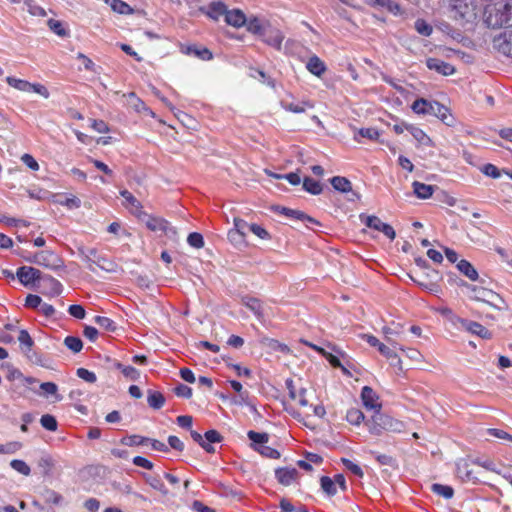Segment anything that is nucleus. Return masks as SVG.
Instances as JSON below:
<instances>
[{
  "label": "nucleus",
  "instance_id": "f257e3e1",
  "mask_svg": "<svg viewBox=\"0 0 512 512\" xmlns=\"http://www.w3.org/2000/svg\"><path fill=\"white\" fill-rule=\"evenodd\" d=\"M365 424L369 432L375 436H380L384 432L402 433L405 430V424L402 421L381 413V410L375 412Z\"/></svg>",
  "mask_w": 512,
  "mask_h": 512
},
{
  "label": "nucleus",
  "instance_id": "f03ea898",
  "mask_svg": "<svg viewBox=\"0 0 512 512\" xmlns=\"http://www.w3.org/2000/svg\"><path fill=\"white\" fill-rule=\"evenodd\" d=\"M452 19L460 24L472 23L477 17L474 0H445Z\"/></svg>",
  "mask_w": 512,
  "mask_h": 512
},
{
  "label": "nucleus",
  "instance_id": "7ed1b4c3",
  "mask_svg": "<svg viewBox=\"0 0 512 512\" xmlns=\"http://www.w3.org/2000/svg\"><path fill=\"white\" fill-rule=\"evenodd\" d=\"M488 27H512V2L496 5L486 16Z\"/></svg>",
  "mask_w": 512,
  "mask_h": 512
},
{
  "label": "nucleus",
  "instance_id": "20e7f679",
  "mask_svg": "<svg viewBox=\"0 0 512 512\" xmlns=\"http://www.w3.org/2000/svg\"><path fill=\"white\" fill-rule=\"evenodd\" d=\"M80 258L87 264V268L94 272L95 266L107 272L115 271V264L105 256L101 255L95 248H79Z\"/></svg>",
  "mask_w": 512,
  "mask_h": 512
},
{
  "label": "nucleus",
  "instance_id": "39448f33",
  "mask_svg": "<svg viewBox=\"0 0 512 512\" xmlns=\"http://www.w3.org/2000/svg\"><path fill=\"white\" fill-rule=\"evenodd\" d=\"M359 219L366 227L383 233L390 240L395 239L396 232L394 228L382 222L379 217L362 213L359 215Z\"/></svg>",
  "mask_w": 512,
  "mask_h": 512
},
{
  "label": "nucleus",
  "instance_id": "423d86ee",
  "mask_svg": "<svg viewBox=\"0 0 512 512\" xmlns=\"http://www.w3.org/2000/svg\"><path fill=\"white\" fill-rule=\"evenodd\" d=\"M36 265L56 271L64 268L62 258L51 250H42L36 252Z\"/></svg>",
  "mask_w": 512,
  "mask_h": 512
},
{
  "label": "nucleus",
  "instance_id": "0eeeda50",
  "mask_svg": "<svg viewBox=\"0 0 512 512\" xmlns=\"http://www.w3.org/2000/svg\"><path fill=\"white\" fill-rule=\"evenodd\" d=\"M134 215L144 221L147 228L153 232L160 231L167 233L170 230L169 222L163 218L148 215L143 210L140 211V213L134 212Z\"/></svg>",
  "mask_w": 512,
  "mask_h": 512
},
{
  "label": "nucleus",
  "instance_id": "6e6552de",
  "mask_svg": "<svg viewBox=\"0 0 512 512\" xmlns=\"http://www.w3.org/2000/svg\"><path fill=\"white\" fill-rule=\"evenodd\" d=\"M42 272L32 266H21L17 269L16 277L24 286L35 285L40 283Z\"/></svg>",
  "mask_w": 512,
  "mask_h": 512
},
{
  "label": "nucleus",
  "instance_id": "1a4fd4ad",
  "mask_svg": "<svg viewBox=\"0 0 512 512\" xmlns=\"http://www.w3.org/2000/svg\"><path fill=\"white\" fill-rule=\"evenodd\" d=\"M427 106H428V110H427L426 115L435 116L448 126L453 125L454 118L446 106L442 105L438 101H429V100H428Z\"/></svg>",
  "mask_w": 512,
  "mask_h": 512
},
{
  "label": "nucleus",
  "instance_id": "9d476101",
  "mask_svg": "<svg viewBox=\"0 0 512 512\" xmlns=\"http://www.w3.org/2000/svg\"><path fill=\"white\" fill-rule=\"evenodd\" d=\"M273 209L276 213L284 215L290 219L298 220V221L305 223L307 227H309V224L320 225L318 220L307 215L303 211L290 209V208L283 207V206H275Z\"/></svg>",
  "mask_w": 512,
  "mask_h": 512
},
{
  "label": "nucleus",
  "instance_id": "9b49d317",
  "mask_svg": "<svg viewBox=\"0 0 512 512\" xmlns=\"http://www.w3.org/2000/svg\"><path fill=\"white\" fill-rule=\"evenodd\" d=\"M39 286L41 287L43 294L52 297L60 295L63 290L62 284L48 274H42Z\"/></svg>",
  "mask_w": 512,
  "mask_h": 512
},
{
  "label": "nucleus",
  "instance_id": "f8f14e48",
  "mask_svg": "<svg viewBox=\"0 0 512 512\" xmlns=\"http://www.w3.org/2000/svg\"><path fill=\"white\" fill-rule=\"evenodd\" d=\"M361 399L365 408L374 410V413L380 411L382 408L381 403L378 401L379 397L376 392L369 386H364L361 391Z\"/></svg>",
  "mask_w": 512,
  "mask_h": 512
},
{
  "label": "nucleus",
  "instance_id": "ddd939ff",
  "mask_svg": "<svg viewBox=\"0 0 512 512\" xmlns=\"http://www.w3.org/2000/svg\"><path fill=\"white\" fill-rule=\"evenodd\" d=\"M261 39L269 46L280 50L284 36L279 29H276L269 24L261 35Z\"/></svg>",
  "mask_w": 512,
  "mask_h": 512
},
{
  "label": "nucleus",
  "instance_id": "4468645a",
  "mask_svg": "<svg viewBox=\"0 0 512 512\" xmlns=\"http://www.w3.org/2000/svg\"><path fill=\"white\" fill-rule=\"evenodd\" d=\"M458 323H460L461 327L470 332L471 334L477 335L483 339L491 338V332L478 322L459 318Z\"/></svg>",
  "mask_w": 512,
  "mask_h": 512
},
{
  "label": "nucleus",
  "instance_id": "2eb2a0df",
  "mask_svg": "<svg viewBox=\"0 0 512 512\" xmlns=\"http://www.w3.org/2000/svg\"><path fill=\"white\" fill-rule=\"evenodd\" d=\"M426 66L430 70H434L443 76H449L455 73V68L452 64L445 62L438 58H428Z\"/></svg>",
  "mask_w": 512,
  "mask_h": 512
},
{
  "label": "nucleus",
  "instance_id": "dca6fc26",
  "mask_svg": "<svg viewBox=\"0 0 512 512\" xmlns=\"http://www.w3.org/2000/svg\"><path fill=\"white\" fill-rule=\"evenodd\" d=\"M456 473L457 476L464 482L476 483L479 481L471 469L470 463L465 459H460L456 462Z\"/></svg>",
  "mask_w": 512,
  "mask_h": 512
},
{
  "label": "nucleus",
  "instance_id": "f3484780",
  "mask_svg": "<svg viewBox=\"0 0 512 512\" xmlns=\"http://www.w3.org/2000/svg\"><path fill=\"white\" fill-rule=\"evenodd\" d=\"M299 472L293 467H283L275 470V477L284 486L291 485L298 477Z\"/></svg>",
  "mask_w": 512,
  "mask_h": 512
},
{
  "label": "nucleus",
  "instance_id": "a211bd4d",
  "mask_svg": "<svg viewBox=\"0 0 512 512\" xmlns=\"http://www.w3.org/2000/svg\"><path fill=\"white\" fill-rule=\"evenodd\" d=\"M498 50L508 57H512V31H505L494 40Z\"/></svg>",
  "mask_w": 512,
  "mask_h": 512
},
{
  "label": "nucleus",
  "instance_id": "6ab92c4d",
  "mask_svg": "<svg viewBox=\"0 0 512 512\" xmlns=\"http://www.w3.org/2000/svg\"><path fill=\"white\" fill-rule=\"evenodd\" d=\"M285 384L291 399L297 400L299 405L302 407L308 406V400L306 399V388L301 387L297 390L292 379H287Z\"/></svg>",
  "mask_w": 512,
  "mask_h": 512
},
{
  "label": "nucleus",
  "instance_id": "aec40b11",
  "mask_svg": "<svg viewBox=\"0 0 512 512\" xmlns=\"http://www.w3.org/2000/svg\"><path fill=\"white\" fill-rule=\"evenodd\" d=\"M225 22L230 26L240 28L245 26L247 22V17L244 14V12L240 9L227 10Z\"/></svg>",
  "mask_w": 512,
  "mask_h": 512
},
{
  "label": "nucleus",
  "instance_id": "412c9836",
  "mask_svg": "<svg viewBox=\"0 0 512 512\" xmlns=\"http://www.w3.org/2000/svg\"><path fill=\"white\" fill-rule=\"evenodd\" d=\"M243 302L259 321H264L266 314L265 308L259 299L254 297H245L243 298Z\"/></svg>",
  "mask_w": 512,
  "mask_h": 512
},
{
  "label": "nucleus",
  "instance_id": "4be33fe9",
  "mask_svg": "<svg viewBox=\"0 0 512 512\" xmlns=\"http://www.w3.org/2000/svg\"><path fill=\"white\" fill-rule=\"evenodd\" d=\"M234 229L230 230L228 232V236L231 240H238L242 239L246 236L247 232L249 231V226L251 224H248L245 220L235 217L234 218Z\"/></svg>",
  "mask_w": 512,
  "mask_h": 512
},
{
  "label": "nucleus",
  "instance_id": "5701e85b",
  "mask_svg": "<svg viewBox=\"0 0 512 512\" xmlns=\"http://www.w3.org/2000/svg\"><path fill=\"white\" fill-rule=\"evenodd\" d=\"M268 25L269 23L265 19L259 17L247 18V22L245 24L248 32L259 37H261V35L263 34Z\"/></svg>",
  "mask_w": 512,
  "mask_h": 512
},
{
  "label": "nucleus",
  "instance_id": "b1692460",
  "mask_svg": "<svg viewBox=\"0 0 512 512\" xmlns=\"http://www.w3.org/2000/svg\"><path fill=\"white\" fill-rule=\"evenodd\" d=\"M182 52L186 55L194 56L203 61H209L213 58L212 52L206 47H200L197 45H190L182 49Z\"/></svg>",
  "mask_w": 512,
  "mask_h": 512
},
{
  "label": "nucleus",
  "instance_id": "393cba45",
  "mask_svg": "<svg viewBox=\"0 0 512 512\" xmlns=\"http://www.w3.org/2000/svg\"><path fill=\"white\" fill-rule=\"evenodd\" d=\"M366 341L367 343L372 346V347H377L378 348V351L383 355L385 356L386 358L388 359H394V358H397V355L396 353L391 349L389 348L388 346H386L385 344L381 343L379 341L378 338H376L375 336H372V335H367L366 336Z\"/></svg>",
  "mask_w": 512,
  "mask_h": 512
},
{
  "label": "nucleus",
  "instance_id": "a878e982",
  "mask_svg": "<svg viewBox=\"0 0 512 512\" xmlns=\"http://www.w3.org/2000/svg\"><path fill=\"white\" fill-rule=\"evenodd\" d=\"M280 105L284 110L292 112V113H296V114L304 113L307 108L312 109L314 107V105L310 101H302L299 103H294V102H288V101L282 100L280 102Z\"/></svg>",
  "mask_w": 512,
  "mask_h": 512
},
{
  "label": "nucleus",
  "instance_id": "bb28decb",
  "mask_svg": "<svg viewBox=\"0 0 512 512\" xmlns=\"http://www.w3.org/2000/svg\"><path fill=\"white\" fill-rule=\"evenodd\" d=\"M414 194L420 199H428L432 196L435 186L414 181L412 183Z\"/></svg>",
  "mask_w": 512,
  "mask_h": 512
},
{
  "label": "nucleus",
  "instance_id": "cd10ccee",
  "mask_svg": "<svg viewBox=\"0 0 512 512\" xmlns=\"http://www.w3.org/2000/svg\"><path fill=\"white\" fill-rule=\"evenodd\" d=\"M306 68L311 74L318 77H320L326 70L325 63L315 55L309 58Z\"/></svg>",
  "mask_w": 512,
  "mask_h": 512
},
{
  "label": "nucleus",
  "instance_id": "c85d7f7f",
  "mask_svg": "<svg viewBox=\"0 0 512 512\" xmlns=\"http://www.w3.org/2000/svg\"><path fill=\"white\" fill-rule=\"evenodd\" d=\"M142 477L144 478L145 482L150 485L153 489L159 491L163 495L168 494V490L165 487L164 483L162 482L159 475H152L148 473H142Z\"/></svg>",
  "mask_w": 512,
  "mask_h": 512
},
{
  "label": "nucleus",
  "instance_id": "c756f323",
  "mask_svg": "<svg viewBox=\"0 0 512 512\" xmlns=\"http://www.w3.org/2000/svg\"><path fill=\"white\" fill-rule=\"evenodd\" d=\"M457 269L464 274L469 280L476 281L478 280V272L474 268V266L467 260H460L457 262Z\"/></svg>",
  "mask_w": 512,
  "mask_h": 512
},
{
  "label": "nucleus",
  "instance_id": "7c9ffc66",
  "mask_svg": "<svg viewBox=\"0 0 512 512\" xmlns=\"http://www.w3.org/2000/svg\"><path fill=\"white\" fill-rule=\"evenodd\" d=\"M227 10V6L223 2L215 1L209 4L206 14L210 18L217 20L220 16H226Z\"/></svg>",
  "mask_w": 512,
  "mask_h": 512
},
{
  "label": "nucleus",
  "instance_id": "2f4dec72",
  "mask_svg": "<svg viewBox=\"0 0 512 512\" xmlns=\"http://www.w3.org/2000/svg\"><path fill=\"white\" fill-rule=\"evenodd\" d=\"M332 187L341 193H348L351 191L352 183L349 179L343 176H334L330 179Z\"/></svg>",
  "mask_w": 512,
  "mask_h": 512
},
{
  "label": "nucleus",
  "instance_id": "473e14b6",
  "mask_svg": "<svg viewBox=\"0 0 512 512\" xmlns=\"http://www.w3.org/2000/svg\"><path fill=\"white\" fill-rule=\"evenodd\" d=\"M147 394V403L151 408L158 410L163 407L165 403V397L161 392L148 390Z\"/></svg>",
  "mask_w": 512,
  "mask_h": 512
},
{
  "label": "nucleus",
  "instance_id": "72a5a7b5",
  "mask_svg": "<svg viewBox=\"0 0 512 512\" xmlns=\"http://www.w3.org/2000/svg\"><path fill=\"white\" fill-rule=\"evenodd\" d=\"M120 195L125 199V206L130 209L131 213L142 211V204L128 190L120 191Z\"/></svg>",
  "mask_w": 512,
  "mask_h": 512
},
{
  "label": "nucleus",
  "instance_id": "f704fd0d",
  "mask_svg": "<svg viewBox=\"0 0 512 512\" xmlns=\"http://www.w3.org/2000/svg\"><path fill=\"white\" fill-rule=\"evenodd\" d=\"M104 2L111 7L114 12L122 15H129L133 13V9L123 0H104Z\"/></svg>",
  "mask_w": 512,
  "mask_h": 512
},
{
  "label": "nucleus",
  "instance_id": "c9c22d12",
  "mask_svg": "<svg viewBox=\"0 0 512 512\" xmlns=\"http://www.w3.org/2000/svg\"><path fill=\"white\" fill-rule=\"evenodd\" d=\"M380 137L379 130L375 128H360L354 135V140L358 143L361 142L360 138H367L369 140L376 141Z\"/></svg>",
  "mask_w": 512,
  "mask_h": 512
},
{
  "label": "nucleus",
  "instance_id": "e433bc0d",
  "mask_svg": "<svg viewBox=\"0 0 512 512\" xmlns=\"http://www.w3.org/2000/svg\"><path fill=\"white\" fill-rule=\"evenodd\" d=\"M303 183V189L312 194V195H319L322 193L323 187L321 183L311 177H304L302 180Z\"/></svg>",
  "mask_w": 512,
  "mask_h": 512
},
{
  "label": "nucleus",
  "instance_id": "4c0bfd02",
  "mask_svg": "<svg viewBox=\"0 0 512 512\" xmlns=\"http://www.w3.org/2000/svg\"><path fill=\"white\" fill-rule=\"evenodd\" d=\"M247 437L252 442V446L254 449L255 447L265 445L269 440V435L267 433L256 432L253 430L247 432Z\"/></svg>",
  "mask_w": 512,
  "mask_h": 512
},
{
  "label": "nucleus",
  "instance_id": "58836bf2",
  "mask_svg": "<svg viewBox=\"0 0 512 512\" xmlns=\"http://www.w3.org/2000/svg\"><path fill=\"white\" fill-rule=\"evenodd\" d=\"M18 341H19L21 350L24 353H28L29 351H31V349L34 345V341H33L32 337L30 336L28 331L25 329H21L19 331Z\"/></svg>",
  "mask_w": 512,
  "mask_h": 512
},
{
  "label": "nucleus",
  "instance_id": "ea45409f",
  "mask_svg": "<svg viewBox=\"0 0 512 512\" xmlns=\"http://www.w3.org/2000/svg\"><path fill=\"white\" fill-rule=\"evenodd\" d=\"M431 491L445 499H451L454 496V490L449 485L434 483L431 486Z\"/></svg>",
  "mask_w": 512,
  "mask_h": 512
},
{
  "label": "nucleus",
  "instance_id": "a19ab883",
  "mask_svg": "<svg viewBox=\"0 0 512 512\" xmlns=\"http://www.w3.org/2000/svg\"><path fill=\"white\" fill-rule=\"evenodd\" d=\"M406 130L410 132V134L422 145H427L430 143V138L427 134L420 128L410 125L405 126Z\"/></svg>",
  "mask_w": 512,
  "mask_h": 512
},
{
  "label": "nucleus",
  "instance_id": "79ce46f5",
  "mask_svg": "<svg viewBox=\"0 0 512 512\" xmlns=\"http://www.w3.org/2000/svg\"><path fill=\"white\" fill-rule=\"evenodd\" d=\"M365 419L363 412L356 408H351L346 413V420L352 424L359 426Z\"/></svg>",
  "mask_w": 512,
  "mask_h": 512
},
{
  "label": "nucleus",
  "instance_id": "37998d69",
  "mask_svg": "<svg viewBox=\"0 0 512 512\" xmlns=\"http://www.w3.org/2000/svg\"><path fill=\"white\" fill-rule=\"evenodd\" d=\"M64 345L73 353H79L83 348L82 340L76 336H67L64 339Z\"/></svg>",
  "mask_w": 512,
  "mask_h": 512
},
{
  "label": "nucleus",
  "instance_id": "c03bdc74",
  "mask_svg": "<svg viewBox=\"0 0 512 512\" xmlns=\"http://www.w3.org/2000/svg\"><path fill=\"white\" fill-rule=\"evenodd\" d=\"M320 485L322 490L328 496H334L337 493V489L335 487V482L328 476H322L320 478Z\"/></svg>",
  "mask_w": 512,
  "mask_h": 512
},
{
  "label": "nucleus",
  "instance_id": "a18cd8bd",
  "mask_svg": "<svg viewBox=\"0 0 512 512\" xmlns=\"http://www.w3.org/2000/svg\"><path fill=\"white\" fill-rule=\"evenodd\" d=\"M150 441V438L143 437L140 435H130L127 437H124L121 442L124 445L127 446H139V445H145Z\"/></svg>",
  "mask_w": 512,
  "mask_h": 512
},
{
  "label": "nucleus",
  "instance_id": "49530a36",
  "mask_svg": "<svg viewBox=\"0 0 512 512\" xmlns=\"http://www.w3.org/2000/svg\"><path fill=\"white\" fill-rule=\"evenodd\" d=\"M10 466H11L12 469H14L15 471H17L18 473H20V474H22L24 476H29L31 474V468L23 460L13 459L10 462Z\"/></svg>",
  "mask_w": 512,
  "mask_h": 512
},
{
  "label": "nucleus",
  "instance_id": "de8ad7c7",
  "mask_svg": "<svg viewBox=\"0 0 512 512\" xmlns=\"http://www.w3.org/2000/svg\"><path fill=\"white\" fill-rule=\"evenodd\" d=\"M6 82L9 86L22 91V92H28L29 82L23 79H18L13 76L6 77Z\"/></svg>",
  "mask_w": 512,
  "mask_h": 512
},
{
  "label": "nucleus",
  "instance_id": "09e8293b",
  "mask_svg": "<svg viewBox=\"0 0 512 512\" xmlns=\"http://www.w3.org/2000/svg\"><path fill=\"white\" fill-rule=\"evenodd\" d=\"M191 438L198 443L207 453H214L215 448L204 441V436H202L199 432L191 430L190 431Z\"/></svg>",
  "mask_w": 512,
  "mask_h": 512
},
{
  "label": "nucleus",
  "instance_id": "8fccbe9b",
  "mask_svg": "<svg viewBox=\"0 0 512 512\" xmlns=\"http://www.w3.org/2000/svg\"><path fill=\"white\" fill-rule=\"evenodd\" d=\"M94 322L107 331L113 332L117 328L116 323L105 316H95Z\"/></svg>",
  "mask_w": 512,
  "mask_h": 512
},
{
  "label": "nucleus",
  "instance_id": "3c124183",
  "mask_svg": "<svg viewBox=\"0 0 512 512\" xmlns=\"http://www.w3.org/2000/svg\"><path fill=\"white\" fill-rule=\"evenodd\" d=\"M40 423L43 428L52 432L56 431L58 427L56 418L50 414L43 415L40 419Z\"/></svg>",
  "mask_w": 512,
  "mask_h": 512
},
{
  "label": "nucleus",
  "instance_id": "603ef678",
  "mask_svg": "<svg viewBox=\"0 0 512 512\" xmlns=\"http://www.w3.org/2000/svg\"><path fill=\"white\" fill-rule=\"evenodd\" d=\"M374 456L377 462L382 466H389V467H395L397 465V461L394 457L387 455V454H380L376 452H371Z\"/></svg>",
  "mask_w": 512,
  "mask_h": 512
},
{
  "label": "nucleus",
  "instance_id": "864d4df0",
  "mask_svg": "<svg viewBox=\"0 0 512 512\" xmlns=\"http://www.w3.org/2000/svg\"><path fill=\"white\" fill-rule=\"evenodd\" d=\"M415 29L419 34L426 37L430 36L433 32L432 26L423 19H417L415 21Z\"/></svg>",
  "mask_w": 512,
  "mask_h": 512
},
{
  "label": "nucleus",
  "instance_id": "5fc2aeb1",
  "mask_svg": "<svg viewBox=\"0 0 512 512\" xmlns=\"http://www.w3.org/2000/svg\"><path fill=\"white\" fill-rule=\"evenodd\" d=\"M341 462L343 463L345 468L347 470H349L353 475H355L359 478L363 477V475H364L363 470L358 464H356L353 461L346 459V458H342Z\"/></svg>",
  "mask_w": 512,
  "mask_h": 512
},
{
  "label": "nucleus",
  "instance_id": "6e6d98bb",
  "mask_svg": "<svg viewBox=\"0 0 512 512\" xmlns=\"http://www.w3.org/2000/svg\"><path fill=\"white\" fill-rule=\"evenodd\" d=\"M22 448L18 441H11L6 444H0V454H14Z\"/></svg>",
  "mask_w": 512,
  "mask_h": 512
},
{
  "label": "nucleus",
  "instance_id": "4d7b16f0",
  "mask_svg": "<svg viewBox=\"0 0 512 512\" xmlns=\"http://www.w3.org/2000/svg\"><path fill=\"white\" fill-rule=\"evenodd\" d=\"M188 244L196 249L202 248L204 246V238L202 234L198 232H192L187 237Z\"/></svg>",
  "mask_w": 512,
  "mask_h": 512
},
{
  "label": "nucleus",
  "instance_id": "13d9d810",
  "mask_svg": "<svg viewBox=\"0 0 512 512\" xmlns=\"http://www.w3.org/2000/svg\"><path fill=\"white\" fill-rule=\"evenodd\" d=\"M255 450L258 451L263 456L270 458V459H278L280 457V453L278 450H276L270 446H267V445L255 447Z\"/></svg>",
  "mask_w": 512,
  "mask_h": 512
},
{
  "label": "nucleus",
  "instance_id": "bf43d9fd",
  "mask_svg": "<svg viewBox=\"0 0 512 512\" xmlns=\"http://www.w3.org/2000/svg\"><path fill=\"white\" fill-rule=\"evenodd\" d=\"M48 25H49V28L51 29V31H53L56 35H58L60 37L67 36V31L64 28L62 22H60L59 20L50 19L48 21Z\"/></svg>",
  "mask_w": 512,
  "mask_h": 512
},
{
  "label": "nucleus",
  "instance_id": "052dcab7",
  "mask_svg": "<svg viewBox=\"0 0 512 512\" xmlns=\"http://www.w3.org/2000/svg\"><path fill=\"white\" fill-rule=\"evenodd\" d=\"M76 375L88 383H95L97 380L96 374L92 371H89L86 368H78L76 370Z\"/></svg>",
  "mask_w": 512,
  "mask_h": 512
},
{
  "label": "nucleus",
  "instance_id": "680f3d73",
  "mask_svg": "<svg viewBox=\"0 0 512 512\" xmlns=\"http://www.w3.org/2000/svg\"><path fill=\"white\" fill-rule=\"evenodd\" d=\"M427 103H428V100H426L424 98H419V99H417V100H415L413 102L412 110L416 114L426 115L427 114V110H428Z\"/></svg>",
  "mask_w": 512,
  "mask_h": 512
},
{
  "label": "nucleus",
  "instance_id": "e2e57ef3",
  "mask_svg": "<svg viewBox=\"0 0 512 512\" xmlns=\"http://www.w3.org/2000/svg\"><path fill=\"white\" fill-rule=\"evenodd\" d=\"M249 231L263 240H267V239L271 238L269 232L265 228H263L262 226H260L258 224H255V223H253L249 226Z\"/></svg>",
  "mask_w": 512,
  "mask_h": 512
},
{
  "label": "nucleus",
  "instance_id": "0e129e2a",
  "mask_svg": "<svg viewBox=\"0 0 512 512\" xmlns=\"http://www.w3.org/2000/svg\"><path fill=\"white\" fill-rule=\"evenodd\" d=\"M68 313L76 319H84L86 311L82 305L72 304L68 307Z\"/></svg>",
  "mask_w": 512,
  "mask_h": 512
},
{
  "label": "nucleus",
  "instance_id": "69168bd1",
  "mask_svg": "<svg viewBox=\"0 0 512 512\" xmlns=\"http://www.w3.org/2000/svg\"><path fill=\"white\" fill-rule=\"evenodd\" d=\"M222 440L223 437L221 436V434L214 429L208 430L204 434V441H207V443H209L210 445L214 443H219Z\"/></svg>",
  "mask_w": 512,
  "mask_h": 512
},
{
  "label": "nucleus",
  "instance_id": "338daca9",
  "mask_svg": "<svg viewBox=\"0 0 512 512\" xmlns=\"http://www.w3.org/2000/svg\"><path fill=\"white\" fill-rule=\"evenodd\" d=\"M174 393L178 396V397H182V398H185V399H189L192 397V389L185 385V384H178L175 388H174Z\"/></svg>",
  "mask_w": 512,
  "mask_h": 512
},
{
  "label": "nucleus",
  "instance_id": "774afa93",
  "mask_svg": "<svg viewBox=\"0 0 512 512\" xmlns=\"http://www.w3.org/2000/svg\"><path fill=\"white\" fill-rule=\"evenodd\" d=\"M487 434L498 439L508 440L512 442V435L501 429L489 428L487 429Z\"/></svg>",
  "mask_w": 512,
  "mask_h": 512
}]
</instances>
